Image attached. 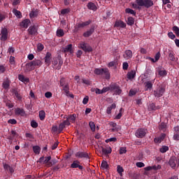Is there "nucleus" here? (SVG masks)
I'll return each instance as SVG.
<instances>
[{"label": "nucleus", "mask_w": 179, "mask_h": 179, "mask_svg": "<svg viewBox=\"0 0 179 179\" xmlns=\"http://www.w3.org/2000/svg\"><path fill=\"white\" fill-rule=\"evenodd\" d=\"M153 1L152 0H136L135 3H132V7L134 9H141L143 6L149 8L153 6Z\"/></svg>", "instance_id": "obj_1"}, {"label": "nucleus", "mask_w": 179, "mask_h": 179, "mask_svg": "<svg viewBox=\"0 0 179 179\" xmlns=\"http://www.w3.org/2000/svg\"><path fill=\"white\" fill-rule=\"evenodd\" d=\"M166 92V88L164 86H159L156 90L154 91V96L155 97H162Z\"/></svg>", "instance_id": "obj_2"}, {"label": "nucleus", "mask_w": 179, "mask_h": 179, "mask_svg": "<svg viewBox=\"0 0 179 179\" xmlns=\"http://www.w3.org/2000/svg\"><path fill=\"white\" fill-rule=\"evenodd\" d=\"M78 48H81V50H83V51L85 52H92V51H93V49L91 48V46L86 44L85 42H81L78 45Z\"/></svg>", "instance_id": "obj_3"}, {"label": "nucleus", "mask_w": 179, "mask_h": 179, "mask_svg": "<svg viewBox=\"0 0 179 179\" xmlns=\"http://www.w3.org/2000/svg\"><path fill=\"white\" fill-rule=\"evenodd\" d=\"M169 165L172 169H177L179 166V159L176 157H171L169 160Z\"/></svg>", "instance_id": "obj_4"}, {"label": "nucleus", "mask_w": 179, "mask_h": 179, "mask_svg": "<svg viewBox=\"0 0 179 179\" xmlns=\"http://www.w3.org/2000/svg\"><path fill=\"white\" fill-rule=\"evenodd\" d=\"M147 132V129L141 128L136 130L135 136H136V138H145Z\"/></svg>", "instance_id": "obj_5"}, {"label": "nucleus", "mask_w": 179, "mask_h": 179, "mask_svg": "<svg viewBox=\"0 0 179 179\" xmlns=\"http://www.w3.org/2000/svg\"><path fill=\"white\" fill-rule=\"evenodd\" d=\"M111 91L115 93V94H121L122 93V90L117 84H111Z\"/></svg>", "instance_id": "obj_6"}, {"label": "nucleus", "mask_w": 179, "mask_h": 179, "mask_svg": "<svg viewBox=\"0 0 179 179\" xmlns=\"http://www.w3.org/2000/svg\"><path fill=\"white\" fill-rule=\"evenodd\" d=\"M90 23H92V20H89L88 21L76 24V27L77 29H83V27H86V26H89Z\"/></svg>", "instance_id": "obj_7"}, {"label": "nucleus", "mask_w": 179, "mask_h": 179, "mask_svg": "<svg viewBox=\"0 0 179 179\" xmlns=\"http://www.w3.org/2000/svg\"><path fill=\"white\" fill-rule=\"evenodd\" d=\"M162 169V166L160 165H153L152 166H146L144 168L145 171H150V170H154V171H157V170H160Z\"/></svg>", "instance_id": "obj_8"}, {"label": "nucleus", "mask_w": 179, "mask_h": 179, "mask_svg": "<svg viewBox=\"0 0 179 179\" xmlns=\"http://www.w3.org/2000/svg\"><path fill=\"white\" fill-rule=\"evenodd\" d=\"M114 27H120L121 29H124V27H127V24H125L124 21L118 20L115 22Z\"/></svg>", "instance_id": "obj_9"}, {"label": "nucleus", "mask_w": 179, "mask_h": 179, "mask_svg": "<svg viewBox=\"0 0 179 179\" xmlns=\"http://www.w3.org/2000/svg\"><path fill=\"white\" fill-rule=\"evenodd\" d=\"M148 111H156V110H160L162 108V106H156L155 103H152L148 105Z\"/></svg>", "instance_id": "obj_10"}, {"label": "nucleus", "mask_w": 179, "mask_h": 179, "mask_svg": "<svg viewBox=\"0 0 179 179\" xmlns=\"http://www.w3.org/2000/svg\"><path fill=\"white\" fill-rule=\"evenodd\" d=\"M76 157H78V159H89V155L87 152H78L76 153Z\"/></svg>", "instance_id": "obj_11"}, {"label": "nucleus", "mask_w": 179, "mask_h": 179, "mask_svg": "<svg viewBox=\"0 0 179 179\" xmlns=\"http://www.w3.org/2000/svg\"><path fill=\"white\" fill-rule=\"evenodd\" d=\"M69 126L71 125V123L66 120H64L62 123H60V124L59 125V129L58 131L59 132V134H61V132H62V131H64V128H65V127Z\"/></svg>", "instance_id": "obj_12"}, {"label": "nucleus", "mask_w": 179, "mask_h": 179, "mask_svg": "<svg viewBox=\"0 0 179 179\" xmlns=\"http://www.w3.org/2000/svg\"><path fill=\"white\" fill-rule=\"evenodd\" d=\"M79 161H73L71 165V169H79V170H83V166L80 165Z\"/></svg>", "instance_id": "obj_13"}, {"label": "nucleus", "mask_w": 179, "mask_h": 179, "mask_svg": "<svg viewBox=\"0 0 179 179\" xmlns=\"http://www.w3.org/2000/svg\"><path fill=\"white\" fill-rule=\"evenodd\" d=\"M1 41H6V40H8V29H6V28H3L1 30Z\"/></svg>", "instance_id": "obj_14"}, {"label": "nucleus", "mask_w": 179, "mask_h": 179, "mask_svg": "<svg viewBox=\"0 0 179 179\" xmlns=\"http://www.w3.org/2000/svg\"><path fill=\"white\" fill-rule=\"evenodd\" d=\"M24 72H31V71H34V66H33L31 62L27 64L24 68Z\"/></svg>", "instance_id": "obj_15"}, {"label": "nucleus", "mask_w": 179, "mask_h": 179, "mask_svg": "<svg viewBox=\"0 0 179 179\" xmlns=\"http://www.w3.org/2000/svg\"><path fill=\"white\" fill-rule=\"evenodd\" d=\"M15 115H21V117H24L26 112L23 108H17L15 109Z\"/></svg>", "instance_id": "obj_16"}, {"label": "nucleus", "mask_w": 179, "mask_h": 179, "mask_svg": "<svg viewBox=\"0 0 179 179\" xmlns=\"http://www.w3.org/2000/svg\"><path fill=\"white\" fill-rule=\"evenodd\" d=\"M132 56L133 54L131 50H125L123 55V57L124 58V59H131V58H132Z\"/></svg>", "instance_id": "obj_17"}, {"label": "nucleus", "mask_w": 179, "mask_h": 179, "mask_svg": "<svg viewBox=\"0 0 179 179\" xmlns=\"http://www.w3.org/2000/svg\"><path fill=\"white\" fill-rule=\"evenodd\" d=\"M28 33L30 36H36L37 34V28L34 25L29 27Z\"/></svg>", "instance_id": "obj_18"}, {"label": "nucleus", "mask_w": 179, "mask_h": 179, "mask_svg": "<svg viewBox=\"0 0 179 179\" xmlns=\"http://www.w3.org/2000/svg\"><path fill=\"white\" fill-rule=\"evenodd\" d=\"M66 121H68L71 124H75L76 121V114L69 115V117L66 118Z\"/></svg>", "instance_id": "obj_19"}, {"label": "nucleus", "mask_w": 179, "mask_h": 179, "mask_svg": "<svg viewBox=\"0 0 179 179\" xmlns=\"http://www.w3.org/2000/svg\"><path fill=\"white\" fill-rule=\"evenodd\" d=\"M173 140L179 141V126L174 127Z\"/></svg>", "instance_id": "obj_20"}, {"label": "nucleus", "mask_w": 179, "mask_h": 179, "mask_svg": "<svg viewBox=\"0 0 179 179\" xmlns=\"http://www.w3.org/2000/svg\"><path fill=\"white\" fill-rule=\"evenodd\" d=\"M31 63L32 64V66H37L38 68H40V66H41V65H43V62H41V60L40 59H34L33 61L31 62Z\"/></svg>", "instance_id": "obj_21"}, {"label": "nucleus", "mask_w": 179, "mask_h": 179, "mask_svg": "<svg viewBox=\"0 0 179 179\" xmlns=\"http://www.w3.org/2000/svg\"><path fill=\"white\" fill-rule=\"evenodd\" d=\"M45 64H46L48 66H50V65L51 64V53H46V55L45 57Z\"/></svg>", "instance_id": "obj_22"}, {"label": "nucleus", "mask_w": 179, "mask_h": 179, "mask_svg": "<svg viewBox=\"0 0 179 179\" xmlns=\"http://www.w3.org/2000/svg\"><path fill=\"white\" fill-rule=\"evenodd\" d=\"M11 92L16 97L17 100H19V101H20V100H22V95L20 94V93H19V92H17V90L13 89L11 90Z\"/></svg>", "instance_id": "obj_23"}, {"label": "nucleus", "mask_w": 179, "mask_h": 179, "mask_svg": "<svg viewBox=\"0 0 179 179\" xmlns=\"http://www.w3.org/2000/svg\"><path fill=\"white\" fill-rule=\"evenodd\" d=\"M31 21L29 19L24 20L21 23L20 26L21 27H24V29H27L29 27V25L30 24Z\"/></svg>", "instance_id": "obj_24"}, {"label": "nucleus", "mask_w": 179, "mask_h": 179, "mask_svg": "<svg viewBox=\"0 0 179 179\" xmlns=\"http://www.w3.org/2000/svg\"><path fill=\"white\" fill-rule=\"evenodd\" d=\"M18 79L21 82H23V83H29V82H30V80L29 79V78H26L24 77V76L22 74L18 75Z\"/></svg>", "instance_id": "obj_25"}, {"label": "nucleus", "mask_w": 179, "mask_h": 179, "mask_svg": "<svg viewBox=\"0 0 179 179\" xmlns=\"http://www.w3.org/2000/svg\"><path fill=\"white\" fill-rule=\"evenodd\" d=\"M101 150L102 152V155H110L112 152L111 148H104L103 146H101Z\"/></svg>", "instance_id": "obj_26"}, {"label": "nucleus", "mask_w": 179, "mask_h": 179, "mask_svg": "<svg viewBox=\"0 0 179 179\" xmlns=\"http://www.w3.org/2000/svg\"><path fill=\"white\" fill-rule=\"evenodd\" d=\"M164 138H166V134H162L159 137L155 138L154 142L155 143H160L162 141H164Z\"/></svg>", "instance_id": "obj_27"}, {"label": "nucleus", "mask_w": 179, "mask_h": 179, "mask_svg": "<svg viewBox=\"0 0 179 179\" xmlns=\"http://www.w3.org/2000/svg\"><path fill=\"white\" fill-rule=\"evenodd\" d=\"M64 52H70V54H73V49L72 48V44H69L66 45L64 48Z\"/></svg>", "instance_id": "obj_28"}, {"label": "nucleus", "mask_w": 179, "mask_h": 179, "mask_svg": "<svg viewBox=\"0 0 179 179\" xmlns=\"http://www.w3.org/2000/svg\"><path fill=\"white\" fill-rule=\"evenodd\" d=\"M93 33H94V28H91L83 34V37H90Z\"/></svg>", "instance_id": "obj_29"}, {"label": "nucleus", "mask_w": 179, "mask_h": 179, "mask_svg": "<svg viewBox=\"0 0 179 179\" xmlns=\"http://www.w3.org/2000/svg\"><path fill=\"white\" fill-rule=\"evenodd\" d=\"M117 105L115 103H112L111 106H108L106 109L107 114H111L113 110H115Z\"/></svg>", "instance_id": "obj_30"}, {"label": "nucleus", "mask_w": 179, "mask_h": 179, "mask_svg": "<svg viewBox=\"0 0 179 179\" xmlns=\"http://www.w3.org/2000/svg\"><path fill=\"white\" fill-rule=\"evenodd\" d=\"M136 76V72L135 71H131L130 72L127 73V78L129 79V80H131V79H134V78H135V76Z\"/></svg>", "instance_id": "obj_31"}, {"label": "nucleus", "mask_w": 179, "mask_h": 179, "mask_svg": "<svg viewBox=\"0 0 179 179\" xmlns=\"http://www.w3.org/2000/svg\"><path fill=\"white\" fill-rule=\"evenodd\" d=\"M88 9H90V10H97V6H96V4L92 2H90L87 4Z\"/></svg>", "instance_id": "obj_32"}, {"label": "nucleus", "mask_w": 179, "mask_h": 179, "mask_svg": "<svg viewBox=\"0 0 179 179\" xmlns=\"http://www.w3.org/2000/svg\"><path fill=\"white\" fill-rule=\"evenodd\" d=\"M62 90L66 93V96L69 94V84L66 83L64 85L62 86Z\"/></svg>", "instance_id": "obj_33"}, {"label": "nucleus", "mask_w": 179, "mask_h": 179, "mask_svg": "<svg viewBox=\"0 0 179 179\" xmlns=\"http://www.w3.org/2000/svg\"><path fill=\"white\" fill-rule=\"evenodd\" d=\"M34 153L35 155H40V152H41V148L38 145H35L32 148Z\"/></svg>", "instance_id": "obj_34"}, {"label": "nucleus", "mask_w": 179, "mask_h": 179, "mask_svg": "<svg viewBox=\"0 0 179 179\" xmlns=\"http://www.w3.org/2000/svg\"><path fill=\"white\" fill-rule=\"evenodd\" d=\"M105 79H107L108 80L110 79V71H108V69L105 68L103 69V73Z\"/></svg>", "instance_id": "obj_35"}, {"label": "nucleus", "mask_w": 179, "mask_h": 179, "mask_svg": "<svg viewBox=\"0 0 179 179\" xmlns=\"http://www.w3.org/2000/svg\"><path fill=\"white\" fill-rule=\"evenodd\" d=\"M13 13H14L15 16L17 17L18 19H22V13L17 9L13 10Z\"/></svg>", "instance_id": "obj_36"}, {"label": "nucleus", "mask_w": 179, "mask_h": 179, "mask_svg": "<svg viewBox=\"0 0 179 179\" xmlns=\"http://www.w3.org/2000/svg\"><path fill=\"white\" fill-rule=\"evenodd\" d=\"M94 73L95 75H103L104 73V69H95Z\"/></svg>", "instance_id": "obj_37"}, {"label": "nucleus", "mask_w": 179, "mask_h": 179, "mask_svg": "<svg viewBox=\"0 0 179 179\" xmlns=\"http://www.w3.org/2000/svg\"><path fill=\"white\" fill-rule=\"evenodd\" d=\"M101 170H107V169H108V163H107V161H103L101 162Z\"/></svg>", "instance_id": "obj_38"}, {"label": "nucleus", "mask_w": 179, "mask_h": 179, "mask_svg": "<svg viewBox=\"0 0 179 179\" xmlns=\"http://www.w3.org/2000/svg\"><path fill=\"white\" fill-rule=\"evenodd\" d=\"M39 118L41 121H44L45 119V112L44 110L39 111Z\"/></svg>", "instance_id": "obj_39"}, {"label": "nucleus", "mask_w": 179, "mask_h": 179, "mask_svg": "<svg viewBox=\"0 0 179 179\" xmlns=\"http://www.w3.org/2000/svg\"><path fill=\"white\" fill-rule=\"evenodd\" d=\"M134 23H135V19H134V17H129L127 18V24L129 26H132V25H134Z\"/></svg>", "instance_id": "obj_40"}, {"label": "nucleus", "mask_w": 179, "mask_h": 179, "mask_svg": "<svg viewBox=\"0 0 179 179\" xmlns=\"http://www.w3.org/2000/svg\"><path fill=\"white\" fill-rule=\"evenodd\" d=\"M65 35V33L64 32V29H57V37H64Z\"/></svg>", "instance_id": "obj_41"}, {"label": "nucleus", "mask_w": 179, "mask_h": 179, "mask_svg": "<svg viewBox=\"0 0 179 179\" xmlns=\"http://www.w3.org/2000/svg\"><path fill=\"white\" fill-rule=\"evenodd\" d=\"M146 90L148 89H152L153 87V84L152 83V81H148L145 83Z\"/></svg>", "instance_id": "obj_42"}, {"label": "nucleus", "mask_w": 179, "mask_h": 179, "mask_svg": "<svg viewBox=\"0 0 179 179\" xmlns=\"http://www.w3.org/2000/svg\"><path fill=\"white\" fill-rule=\"evenodd\" d=\"M9 86H10V82L8 80L3 83V89H9Z\"/></svg>", "instance_id": "obj_43"}, {"label": "nucleus", "mask_w": 179, "mask_h": 179, "mask_svg": "<svg viewBox=\"0 0 179 179\" xmlns=\"http://www.w3.org/2000/svg\"><path fill=\"white\" fill-rule=\"evenodd\" d=\"M158 75H159V76H162V78H164V76H167V71H166V70H159V71H158Z\"/></svg>", "instance_id": "obj_44"}, {"label": "nucleus", "mask_w": 179, "mask_h": 179, "mask_svg": "<svg viewBox=\"0 0 179 179\" xmlns=\"http://www.w3.org/2000/svg\"><path fill=\"white\" fill-rule=\"evenodd\" d=\"M166 127H167V125H166V123L162 122L159 124V129H160V131H163L164 132L166 131Z\"/></svg>", "instance_id": "obj_45"}, {"label": "nucleus", "mask_w": 179, "mask_h": 179, "mask_svg": "<svg viewBox=\"0 0 179 179\" xmlns=\"http://www.w3.org/2000/svg\"><path fill=\"white\" fill-rule=\"evenodd\" d=\"M123 111H124V108H121L120 109L119 113L115 117V120H121V117H122V112Z\"/></svg>", "instance_id": "obj_46"}, {"label": "nucleus", "mask_w": 179, "mask_h": 179, "mask_svg": "<svg viewBox=\"0 0 179 179\" xmlns=\"http://www.w3.org/2000/svg\"><path fill=\"white\" fill-rule=\"evenodd\" d=\"M117 171L120 174V176H122V173H124V169L121 166H117Z\"/></svg>", "instance_id": "obj_47"}, {"label": "nucleus", "mask_w": 179, "mask_h": 179, "mask_svg": "<svg viewBox=\"0 0 179 179\" xmlns=\"http://www.w3.org/2000/svg\"><path fill=\"white\" fill-rule=\"evenodd\" d=\"M125 12H126V13H130V15H134V16H135V15H136V12H135V10H134L131 8H126Z\"/></svg>", "instance_id": "obj_48"}, {"label": "nucleus", "mask_w": 179, "mask_h": 179, "mask_svg": "<svg viewBox=\"0 0 179 179\" xmlns=\"http://www.w3.org/2000/svg\"><path fill=\"white\" fill-rule=\"evenodd\" d=\"M89 125L91 128V131H92V132H94V131H96V124H94V122H90Z\"/></svg>", "instance_id": "obj_49"}, {"label": "nucleus", "mask_w": 179, "mask_h": 179, "mask_svg": "<svg viewBox=\"0 0 179 179\" xmlns=\"http://www.w3.org/2000/svg\"><path fill=\"white\" fill-rule=\"evenodd\" d=\"M159 150L161 153H166L169 150V146L163 145Z\"/></svg>", "instance_id": "obj_50"}, {"label": "nucleus", "mask_w": 179, "mask_h": 179, "mask_svg": "<svg viewBox=\"0 0 179 179\" xmlns=\"http://www.w3.org/2000/svg\"><path fill=\"white\" fill-rule=\"evenodd\" d=\"M71 12V8H64L61 10V15H68Z\"/></svg>", "instance_id": "obj_51"}, {"label": "nucleus", "mask_w": 179, "mask_h": 179, "mask_svg": "<svg viewBox=\"0 0 179 179\" xmlns=\"http://www.w3.org/2000/svg\"><path fill=\"white\" fill-rule=\"evenodd\" d=\"M173 31L176 34L177 37H179V28L177 26L173 27Z\"/></svg>", "instance_id": "obj_52"}, {"label": "nucleus", "mask_w": 179, "mask_h": 179, "mask_svg": "<svg viewBox=\"0 0 179 179\" xmlns=\"http://www.w3.org/2000/svg\"><path fill=\"white\" fill-rule=\"evenodd\" d=\"M110 91L111 92V85H109V87H104L102 89V93H107V92Z\"/></svg>", "instance_id": "obj_53"}, {"label": "nucleus", "mask_w": 179, "mask_h": 179, "mask_svg": "<svg viewBox=\"0 0 179 179\" xmlns=\"http://www.w3.org/2000/svg\"><path fill=\"white\" fill-rule=\"evenodd\" d=\"M43 50H44V45L41 44V43H38L37 45V51H38L39 52L43 51Z\"/></svg>", "instance_id": "obj_54"}, {"label": "nucleus", "mask_w": 179, "mask_h": 179, "mask_svg": "<svg viewBox=\"0 0 179 179\" xmlns=\"http://www.w3.org/2000/svg\"><path fill=\"white\" fill-rule=\"evenodd\" d=\"M37 15H38V13H37V11H31L29 14V17L31 18L33 17H37Z\"/></svg>", "instance_id": "obj_55"}, {"label": "nucleus", "mask_w": 179, "mask_h": 179, "mask_svg": "<svg viewBox=\"0 0 179 179\" xmlns=\"http://www.w3.org/2000/svg\"><path fill=\"white\" fill-rule=\"evenodd\" d=\"M8 124H11V125H15V124H17V121L15 119H10L8 120Z\"/></svg>", "instance_id": "obj_56"}, {"label": "nucleus", "mask_w": 179, "mask_h": 179, "mask_svg": "<svg viewBox=\"0 0 179 179\" xmlns=\"http://www.w3.org/2000/svg\"><path fill=\"white\" fill-rule=\"evenodd\" d=\"M31 127H32V128H37V127H38V124L35 120H32L31 122Z\"/></svg>", "instance_id": "obj_57"}, {"label": "nucleus", "mask_w": 179, "mask_h": 179, "mask_svg": "<svg viewBox=\"0 0 179 179\" xmlns=\"http://www.w3.org/2000/svg\"><path fill=\"white\" fill-rule=\"evenodd\" d=\"M129 66V64H128V62H124L123 64H122V69L124 71H127Z\"/></svg>", "instance_id": "obj_58"}, {"label": "nucleus", "mask_w": 179, "mask_h": 179, "mask_svg": "<svg viewBox=\"0 0 179 179\" xmlns=\"http://www.w3.org/2000/svg\"><path fill=\"white\" fill-rule=\"evenodd\" d=\"M108 142H117V138L113 137V138L106 139V143H108Z\"/></svg>", "instance_id": "obj_59"}, {"label": "nucleus", "mask_w": 179, "mask_h": 179, "mask_svg": "<svg viewBox=\"0 0 179 179\" xmlns=\"http://www.w3.org/2000/svg\"><path fill=\"white\" fill-rule=\"evenodd\" d=\"M45 97H46V99H51V97H52V93H51V92H45Z\"/></svg>", "instance_id": "obj_60"}, {"label": "nucleus", "mask_w": 179, "mask_h": 179, "mask_svg": "<svg viewBox=\"0 0 179 179\" xmlns=\"http://www.w3.org/2000/svg\"><path fill=\"white\" fill-rule=\"evenodd\" d=\"M83 83H84V85H87V86H90V85H92V81L83 79Z\"/></svg>", "instance_id": "obj_61"}, {"label": "nucleus", "mask_w": 179, "mask_h": 179, "mask_svg": "<svg viewBox=\"0 0 179 179\" xmlns=\"http://www.w3.org/2000/svg\"><path fill=\"white\" fill-rule=\"evenodd\" d=\"M8 52L9 54H14L15 53V48L13 47H10L8 50Z\"/></svg>", "instance_id": "obj_62"}, {"label": "nucleus", "mask_w": 179, "mask_h": 179, "mask_svg": "<svg viewBox=\"0 0 179 179\" xmlns=\"http://www.w3.org/2000/svg\"><path fill=\"white\" fill-rule=\"evenodd\" d=\"M168 36L169 37V38H171V40H174V38H176V35H174L173 32H169L168 34Z\"/></svg>", "instance_id": "obj_63"}, {"label": "nucleus", "mask_w": 179, "mask_h": 179, "mask_svg": "<svg viewBox=\"0 0 179 179\" xmlns=\"http://www.w3.org/2000/svg\"><path fill=\"white\" fill-rule=\"evenodd\" d=\"M9 62H10V64H11V65H13L15 64V57L10 56Z\"/></svg>", "instance_id": "obj_64"}]
</instances>
